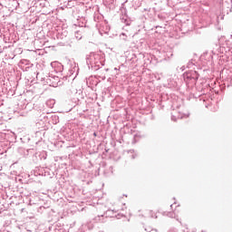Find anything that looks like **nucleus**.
<instances>
[{
	"mask_svg": "<svg viewBox=\"0 0 232 232\" xmlns=\"http://www.w3.org/2000/svg\"><path fill=\"white\" fill-rule=\"evenodd\" d=\"M150 214L152 218H157V213L153 212V210H150Z\"/></svg>",
	"mask_w": 232,
	"mask_h": 232,
	"instance_id": "f257e3e1",
	"label": "nucleus"
},
{
	"mask_svg": "<svg viewBox=\"0 0 232 232\" xmlns=\"http://www.w3.org/2000/svg\"><path fill=\"white\" fill-rule=\"evenodd\" d=\"M93 136H94V137H97V133H96V132H94V133H93Z\"/></svg>",
	"mask_w": 232,
	"mask_h": 232,
	"instance_id": "f03ea898",
	"label": "nucleus"
}]
</instances>
